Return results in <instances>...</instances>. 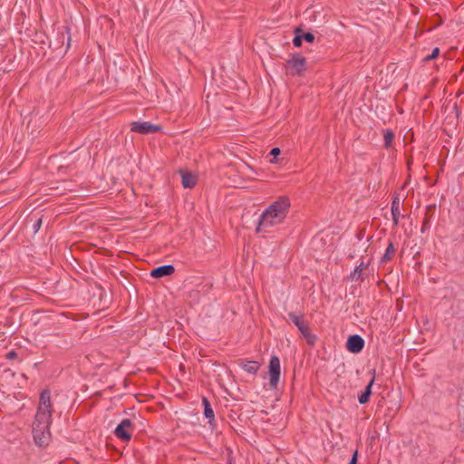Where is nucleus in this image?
<instances>
[{"label":"nucleus","mask_w":464,"mask_h":464,"mask_svg":"<svg viewBox=\"0 0 464 464\" xmlns=\"http://www.w3.org/2000/svg\"><path fill=\"white\" fill-rule=\"evenodd\" d=\"M285 68L292 75H302L306 71V59L301 53H293L286 60Z\"/></svg>","instance_id":"f257e3e1"},{"label":"nucleus","mask_w":464,"mask_h":464,"mask_svg":"<svg viewBox=\"0 0 464 464\" xmlns=\"http://www.w3.org/2000/svg\"><path fill=\"white\" fill-rule=\"evenodd\" d=\"M290 206V199L286 196H283L270 204L266 210L272 212L276 218L285 220L289 212Z\"/></svg>","instance_id":"f03ea898"},{"label":"nucleus","mask_w":464,"mask_h":464,"mask_svg":"<svg viewBox=\"0 0 464 464\" xmlns=\"http://www.w3.org/2000/svg\"><path fill=\"white\" fill-rule=\"evenodd\" d=\"M283 219L274 216L272 212L265 210L259 218L256 233H268L270 232L269 228L283 223Z\"/></svg>","instance_id":"7ed1b4c3"},{"label":"nucleus","mask_w":464,"mask_h":464,"mask_svg":"<svg viewBox=\"0 0 464 464\" xmlns=\"http://www.w3.org/2000/svg\"><path fill=\"white\" fill-rule=\"evenodd\" d=\"M135 426L130 419H123L115 428L114 435L122 442H129L132 438Z\"/></svg>","instance_id":"20e7f679"},{"label":"nucleus","mask_w":464,"mask_h":464,"mask_svg":"<svg viewBox=\"0 0 464 464\" xmlns=\"http://www.w3.org/2000/svg\"><path fill=\"white\" fill-rule=\"evenodd\" d=\"M269 385L272 389H276L280 380L281 367L280 360L277 356L271 357L268 365Z\"/></svg>","instance_id":"39448f33"},{"label":"nucleus","mask_w":464,"mask_h":464,"mask_svg":"<svg viewBox=\"0 0 464 464\" xmlns=\"http://www.w3.org/2000/svg\"><path fill=\"white\" fill-rule=\"evenodd\" d=\"M162 130L160 125L153 124L150 121H132L130 130L140 134H150L159 132Z\"/></svg>","instance_id":"423d86ee"},{"label":"nucleus","mask_w":464,"mask_h":464,"mask_svg":"<svg viewBox=\"0 0 464 464\" xmlns=\"http://www.w3.org/2000/svg\"><path fill=\"white\" fill-rule=\"evenodd\" d=\"M33 436L36 445L45 447L51 441L50 428L33 427Z\"/></svg>","instance_id":"0eeeda50"},{"label":"nucleus","mask_w":464,"mask_h":464,"mask_svg":"<svg viewBox=\"0 0 464 464\" xmlns=\"http://www.w3.org/2000/svg\"><path fill=\"white\" fill-rule=\"evenodd\" d=\"M65 38L67 39V50L70 47L71 43L70 28L67 26H63L61 29H58L56 33V39L50 43V47L54 50L61 48L64 44Z\"/></svg>","instance_id":"6e6552de"},{"label":"nucleus","mask_w":464,"mask_h":464,"mask_svg":"<svg viewBox=\"0 0 464 464\" xmlns=\"http://www.w3.org/2000/svg\"><path fill=\"white\" fill-rule=\"evenodd\" d=\"M365 345L364 339L359 334H351L348 336L345 347L352 353H359Z\"/></svg>","instance_id":"1a4fd4ad"},{"label":"nucleus","mask_w":464,"mask_h":464,"mask_svg":"<svg viewBox=\"0 0 464 464\" xmlns=\"http://www.w3.org/2000/svg\"><path fill=\"white\" fill-rule=\"evenodd\" d=\"M52 421V411L37 409L33 427L50 428Z\"/></svg>","instance_id":"9d476101"},{"label":"nucleus","mask_w":464,"mask_h":464,"mask_svg":"<svg viewBox=\"0 0 464 464\" xmlns=\"http://www.w3.org/2000/svg\"><path fill=\"white\" fill-rule=\"evenodd\" d=\"M370 372L372 374V379L365 386L364 390L358 394V401L360 404H366L372 395V390L375 381V369H372Z\"/></svg>","instance_id":"9b49d317"},{"label":"nucleus","mask_w":464,"mask_h":464,"mask_svg":"<svg viewBox=\"0 0 464 464\" xmlns=\"http://www.w3.org/2000/svg\"><path fill=\"white\" fill-rule=\"evenodd\" d=\"M175 272L173 265H164L153 268L150 275L153 278H161L164 276H171Z\"/></svg>","instance_id":"f8f14e48"},{"label":"nucleus","mask_w":464,"mask_h":464,"mask_svg":"<svg viewBox=\"0 0 464 464\" xmlns=\"http://www.w3.org/2000/svg\"><path fill=\"white\" fill-rule=\"evenodd\" d=\"M237 365L243 369L245 372L251 373V374H256L260 364L256 361H249L246 359H238L237 362Z\"/></svg>","instance_id":"ddd939ff"},{"label":"nucleus","mask_w":464,"mask_h":464,"mask_svg":"<svg viewBox=\"0 0 464 464\" xmlns=\"http://www.w3.org/2000/svg\"><path fill=\"white\" fill-rule=\"evenodd\" d=\"M37 409L51 411V391L49 389H44L41 392Z\"/></svg>","instance_id":"4468645a"},{"label":"nucleus","mask_w":464,"mask_h":464,"mask_svg":"<svg viewBox=\"0 0 464 464\" xmlns=\"http://www.w3.org/2000/svg\"><path fill=\"white\" fill-rule=\"evenodd\" d=\"M435 209H436V206L435 205H429V206L426 207L425 217H424V219H423V222H422V226H421V229H420L421 233H425L428 229H430V219H431L432 216L435 213Z\"/></svg>","instance_id":"2eb2a0df"},{"label":"nucleus","mask_w":464,"mask_h":464,"mask_svg":"<svg viewBox=\"0 0 464 464\" xmlns=\"http://www.w3.org/2000/svg\"><path fill=\"white\" fill-rule=\"evenodd\" d=\"M181 183L185 188H193L197 184V178L191 172L180 171Z\"/></svg>","instance_id":"dca6fc26"},{"label":"nucleus","mask_w":464,"mask_h":464,"mask_svg":"<svg viewBox=\"0 0 464 464\" xmlns=\"http://www.w3.org/2000/svg\"><path fill=\"white\" fill-rule=\"evenodd\" d=\"M202 404L204 407V416L208 420L209 425L214 428L215 414L211 407L209 401L206 398H202Z\"/></svg>","instance_id":"f3484780"},{"label":"nucleus","mask_w":464,"mask_h":464,"mask_svg":"<svg viewBox=\"0 0 464 464\" xmlns=\"http://www.w3.org/2000/svg\"><path fill=\"white\" fill-rule=\"evenodd\" d=\"M369 262L367 263H364L363 261H361V263L355 266V268L353 269V271L351 273V275L349 276V279L353 281H363V277H362V270L363 269H366L369 266Z\"/></svg>","instance_id":"a211bd4d"},{"label":"nucleus","mask_w":464,"mask_h":464,"mask_svg":"<svg viewBox=\"0 0 464 464\" xmlns=\"http://www.w3.org/2000/svg\"><path fill=\"white\" fill-rule=\"evenodd\" d=\"M288 317L300 332L304 331V329L307 328V326H309L307 322L304 320V314L298 315L291 312L288 313Z\"/></svg>","instance_id":"6ab92c4d"},{"label":"nucleus","mask_w":464,"mask_h":464,"mask_svg":"<svg viewBox=\"0 0 464 464\" xmlns=\"http://www.w3.org/2000/svg\"><path fill=\"white\" fill-rule=\"evenodd\" d=\"M395 253V247L392 241L389 242L385 253L381 258V263H386L390 261Z\"/></svg>","instance_id":"aec40b11"},{"label":"nucleus","mask_w":464,"mask_h":464,"mask_svg":"<svg viewBox=\"0 0 464 464\" xmlns=\"http://www.w3.org/2000/svg\"><path fill=\"white\" fill-rule=\"evenodd\" d=\"M303 337L305 339L306 343L310 345V346H314V343H315V341L317 339L316 335L315 334H313L310 331V328L309 326H307L306 329H304V331L301 332Z\"/></svg>","instance_id":"412c9836"},{"label":"nucleus","mask_w":464,"mask_h":464,"mask_svg":"<svg viewBox=\"0 0 464 464\" xmlns=\"http://www.w3.org/2000/svg\"><path fill=\"white\" fill-rule=\"evenodd\" d=\"M383 132L384 147L386 149H389L390 147H392L395 135L394 132L389 129L384 130Z\"/></svg>","instance_id":"4be33fe9"},{"label":"nucleus","mask_w":464,"mask_h":464,"mask_svg":"<svg viewBox=\"0 0 464 464\" xmlns=\"http://www.w3.org/2000/svg\"><path fill=\"white\" fill-rule=\"evenodd\" d=\"M300 33H301V26L295 27V30H294L295 37L293 39V44H294L295 47H301L302 46L303 41H302V38L300 36Z\"/></svg>","instance_id":"5701e85b"},{"label":"nucleus","mask_w":464,"mask_h":464,"mask_svg":"<svg viewBox=\"0 0 464 464\" xmlns=\"http://www.w3.org/2000/svg\"><path fill=\"white\" fill-rule=\"evenodd\" d=\"M98 290L100 302L103 303L104 305H107L108 303H110V295L106 293L105 289L101 285L98 286Z\"/></svg>","instance_id":"b1692460"},{"label":"nucleus","mask_w":464,"mask_h":464,"mask_svg":"<svg viewBox=\"0 0 464 464\" xmlns=\"http://www.w3.org/2000/svg\"><path fill=\"white\" fill-rule=\"evenodd\" d=\"M300 36L302 38V41H305L306 43H314V34L312 32H304L301 28Z\"/></svg>","instance_id":"393cba45"},{"label":"nucleus","mask_w":464,"mask_h":464,"mask_svg":"<svg viewBox=\"0 0 464 464\" xmlns=\"http://www.w3.org/2000/svg\"><path fill=\"white\" fill-rule=\"evenodd\" d=\"M281 154V150L278 148V147H275L273 148L270 152H269V155L272 156L273 158L270 160V162L271 163H277L279 162L277 157Z\"/></svg>","instance_id":"a878e982"},{"label":"nucleus","mask_w":464,"mask_h":464,"mask_svg":"<svg viewBox=\"0 0 464 464\" xmlns=\"http://www.w3.org/2000/svg\"><path fill=\"white\" fill-rule=\"evenodd\" d=\"M439 55H440V48H439V47H435V48L432 50V52H431V53H430V54H429V55H427V56H425V57L423 58V62H429V61H431V60H433V59L437 58Z\"/></svg>","instance_id":"bb28decb"},{"label":"nucleus","mask_w":464,"mask_h":464,"mask_svg":"<svg viewBox=\"0 0 464 464\" xmlns=\"http://www.w3.org/2000/svg\"><path fill=\"white\" fill-rule=\"evenodd\" d=\"M392 216L394 226H398L399 218L401 216L400 208H392Z\"/></svg>","instance_id":"cd10ccee"},{"label":"nucleus","mask_w":464,"mask_h":464,"mask_svg":"<svg viewBox=\"0 0 464 464\" xmlns=\"http://www.w3.org/2000/svg\"><path fill=\"white\" fill-rule=\"evenodd\" d=\"M42 223H43V219L42 218H37L34 225H33V230H34V233H37L39 231V229L41 228V226H42Z\"/></svg>","instance_id":"c85d7f7f"},{"label":"nucleus","mask_w":464,"mask_h":464,"mask_svg":"<svg viewBox=\"0 0 464 464\" xmlns=\"http://www.w3.org/2000/svg\"><path fill=\"white\" fill-rule=\"evenodd\" d=\"M391 208H400V198L397 194L392 197Z\"/></svg>","instance_id":"c756f323"},{"label":"nucleus","mask_w":464,"mask_h":464,"mask_svg":"<svg viewBox=\"0 0 464 464\" xmlns=\"http://www.w3.org/2000/svg\"><path fill=\"white\" fill-rule=\"evenodd\" d=\"M358 457H359L358 450H355L353 451L352 458L348 464H358Z\"/></svg>","instance_id":"7c9ffc66"},{"label":"nucleus","mask_w":464,"mask_h":464,"mask_svg":"<svg viewBox=\"0 0 464 464\" xmlns=\"http://www.w3.org/2000/svg\"><path fill=\"white\" fill-rule=\"evenodd\" d=\"M236 415H237V412L234 411H231L228 417L231 420H236Z\"/></svg>","instance_id":"2f4dec72"},{"label":"nucleus","mask_w":464,"mask_h":464,"mask_svg":"<svg viewBox=\"0 0 464 464\" xmlns=\"http://www.w3.org/2000/svg\"><path fill=\"white\" fill-rule=\"evenodd\" d=\"M14 356H16V353H15V352H14V351H11V352H9V353H7V357H8V358H13V357H14Z\"/></svg>","instance_id":"473e14b6"}]
</instances>
